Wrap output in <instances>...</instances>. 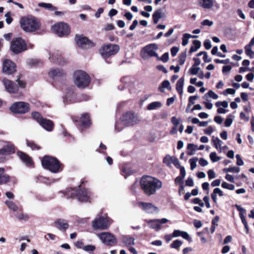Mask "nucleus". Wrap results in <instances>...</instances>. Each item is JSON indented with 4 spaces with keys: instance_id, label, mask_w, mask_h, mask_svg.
<instances>
[{
    "instance_id": "1",
    "label": "nucleus",
    "mask_w": 254,
    "mask_h": 254,
    "mask_svg": "<svg viewBox=\"0 0 254 254\" xmlns=\"http://www.w3.org/2000/svg\"><path fill=\"white\" fill-rule=\"evenodd\" d=\"M140 184L141 189L148 195L154 194L162 187L161 181L148 176H143L140 180Z\"/></svg>"
},
{
    "instance_id": "2",
    "label": "nucleus",
    "mask_w": 254,
    "mask_h": 254,
    "mask_svg": "<svg viewBox=\"0 0 254 254\" xmlns=\"http://www.w3.org/2000/svg\"><path fill=\"white\" fill-rule=\"evenodd\" d=\"M140 121L139 117L134 112H127L122 115L120 121L116 123L115 128L117 131H120L123 129L124 126H133L139 123Z\"/></svg>"
},
{
    "instance_id": "3",
    "label": "nucleus",
    "mask_w": 254,
    "mask_h": 254,
    "mask_svg": "<svg viewBox=\"0 0 254 254\" xmlns=\"http://www.w3.org/2000/svg\"><path fill=\"white\" fill-rule=\"evenodd\" d=\"M20 23L22 29L26 32H33L39 28L38 20L34 17L25 16L20 19Z\"/></svg>"
},
{
    "instance_id": "4",
    "label": "nucleus",
    "mask_w": 254,
    "mask_h": 254,
    "mask_svg": "<svg viewBox=\"0 0 254 254\" xmlns=\"http://www.w3.org/2000/svg\"><path fill=\"white\" fill-rule=\"evenodd\" d=\"M73 79L75 84L79 88H85L89 85L91 79L89 75L83 70L74 72Z\"/></svg>"
},
{
    "instance_id": "5",
    "label": "nucleus",
    "mask_w": 254,
    "mask_h": 254,
    "mask_svg": "<svg viewBox=\"0 0 254 254\" xmlns=\"http://www.w3.org/2000/svg\"><path fill=\"white\" fill-rule=\"evenodd\" d=\"M41 162L43 167L52 173H56L60 171L61 164L55 157L45 156L43 158Z\"/></svg>"
},
{
    "instance_id": "6",
    "label": "nucleus",
    "mask_w": 254,
    "mask_h": 254,
    "mask_svg": "<svg viewBox=\"0 0 254 254\" xmlns=\"http://www.w3.org/2000/svg\"><path fill=\"white\" fill-rule=\"evenodd\" d=\"M91 192L88 189H81L79 187L78 189H71L67 192V195L70 197H75L78 200L82 202H87L90 198Z\"/></svg>"
},
{
    "instance_id": "7",
    "label": "nucleus",
    "mask_w": 254,
    "mask_h": 254,
    "mask_svg": "<svg viewBox=\"0 0 254 254\" xmlns=\"http://www.w3.org/2000/svg\"><path fill=\"white\" fill-rule=\"evenodd\" d=\"M63 98L64 104H68L83 101H87L90 99V97L84 94L77 97L72 89H69L66 91Z\"/></svg>"
},
{
    "instance_id": "8",
    "label": "nucleus",
    "mask_w": 254,
    "mask_h": 254,
    "mask_svg": "<svg viewBox=\"0 0 254 254\" xmlns=\"http://www.w3.org/2000/svg\"><path fill=\"white\" fill-rule=\"evenodd\" d=\"M112 222L113 220L105 214L96 218L92 222V227L95 230H105L108 229Z\"/></svg>"
},
{
    "instance_id": "9",
    "label": "nucleus",
    "mask_w": 254,
    "mask_h": 254,
    "mask_svg": "<svg viewBox=\"0 0 254 254\" xmlns=\"http://www.w3.org/2000/svg\"><path fill=\"white\" fill-rule=\"evenodd\" d=\"M10 49L14 54H18L27 50V45L21 38H15L11 42Z\"/></svg>"
},
{
    "instance_id": "10",
    "label": "nucleus",
    "mask_w": 254,
    "mask_h": 254,
    "mask_svg": "<svg viewBox=\"0 0 254 254\" xmlns=\"http://www.w3.org/2000/svg\"><path fill=\"white\" fill-rule=\"evenodd\" d=\"M120 50V46L116 44H108L104 46L100 53L104 58H107L117 54Z\"/></svg>"
},
{
    "instance_id": "11",
    "label": "nucleus",
    "mask_w": 254,
    "mask_h": 254,
    "mask_svg": "<svg viewBox=\"0 0 254 254\" xmlns=\"http://www.w3.org/2000/svg\"><path fill=\"white\" fill-rule=\"evenodd\" d=\"M52 30L59 37L67 36L70 33L69 27L64 22L55 24L52 26Z\"/></svg>"
},
{
    "instance_id": "12",
    "label": "nucleus",
    "mask_w": 254,
    "mask_h": 254,
    "mask_svg": "<svg viewBox=\"0 0 254 254\" xmlns=\"http://www.w3.org/2000/svg\"><path fill=\"white\" fill-rule=\"evenodd\" d=\"M11 111L14 113L25 114L30 110V105L24 102H17L13 103L10 108Z\"/></svg>"
},
{
    "instance_id": "13",
    "label": "nucleus",
    "mask_w": 254,
    "mask_h": 254,
    "mask_svg": "<svg viewBox=\"0 0 254 254\" xmlns=\"http://www.w3.org/2000/svg\"><path fill=\"white\" fill-rule=\"evenodd\" d=\"M98 236L105 245L112 246L116 245L117 243V239L115 236L109 232L101 233L98 234Z\"/></svg>"
},
{
    "instance_id": "14",
    "label": "nucleus",
    "mask_w": 254,
    "mask_h": 254,
    "mask_svg": "<svg viewBox=\"0 0 254 254\" xmlns=\"http://www.w3.org/2000/svg\"><path fill=\"white\" fill-rule=\"evenodd\" d=\"M2 72L7 75H10L16 71V64L10 60H4L2 64Z\"/></svg>"
},
{
    "instance_id": "15",
    "label": "nucleus",
    "mask_w": 254,
    "mask_h": 254,
    "mask_svg": "<svg viewBox=\"0 0 254 254\" xmlns=\"http://www.w3.org/2000/svg\"><path fill=\"white\" fill-rule=\"evenodd\" d=\"M75 40L77 45L82 49H89L94 46V43L85 37L76 36Z\"/></svg>"
},
{
    "instance_id": "16",
    "label": "nucleus",
    "mask_w": 254,
    "mask_h": 254,
    "mask_svg": "<svg viewBox=\"0 0 254 254\" xmlns=\"http://www.w3.org/2000/svg\"><path fill=\"white\" fill-rule=\"evenodd\" d=\"M2 83L7 92L9 93H16L18 92V86L11 80L4 78L2 79Z\"/></svg>"
},
{
    "instance_id": "17",
    "label": "nucleus",
    "mask_w": 254,
    "mask_h": 254,
    "mask_svg": "<svg viewBox=\"0 0 254 254\" xmlns=\"http://www.w3.org/2000/svg\"><path fill=\"white\" fill-rule=\"evenodd\" d=\"M149 227L158 231L161 228V226L163 224H165L168 221V220L166 218H162L161 219H152L146 221Z\"/></svg>"
},
{
    "instance_id": "18",
    "label": "nucleus",
    "mask_w": 254,
    "mask_h": 254,
    "mask_svg": "<svg viewBox=\"0 0 254 254\" xmlns=\"http://www.w3.org/2000/svg\"><path fill=\"white\" fill-rule=\"evenodd\" d=\"M137 205L143 211L148 213H153L158 211L157 208L151 203L139 202Z\"/></svg>"
},
{
    "instance_id": "19",
    "label": "nucleus",
    "mask_w": 254,
    "mask_h": 254,
    "mask_svg": "<svg viewBox=\"0 0 254 254\" xmlns=\"http://www.w3.org/2000/svg\"><path fill=\"white\" fill-rule=\"evenodd\" d=\"M55 226L63 232H65L68 228L69 225L66 220L59 219L54 222Z\"/></svg>"
},
{
    "instance_id": "20",
    "label": "nucleus",
    "mask_w": 254,
    "mask_h": 254,
    "mask_svg": "<svg viewBox=\"0 0 254 254\" xmlns=\"http://www.w3.org/2000/svg\"><path fill=\"white\" fill-rule=\"evenodd\" d=\"M17 156L21 160V161L24 163L26 166L31 167L33 165V161L30 157H29L27 154L18 151L17 152Z\"/></svg>"
},
{
    "instance_id": "21",
    "label": "nucleus",
    "mask_w": 254,
    "mask_h": 254,
    "mask_svg": "<svg viewBox=\"0 0 254 254\" xmlns=\"http://www.w3.org/2000/svg\"><path fill=\"white\" fill-rule=\"evenodd\" d=\"M157 49L156 45L154 44H151L145 46L143 48L144 52L150 57H157L158 55L155 52V50Z\"/></svg>"
},
{
    "instance_id": "22",
    "label": "nucleus",
    "mask_w": 254,
    "mask_h": 254,
    "mask_svg": "<svg viewBox=\"0 0 254 254\" xmlns=\"http://www.w3.org/2000/svg\"><path fill=\"white\" fill-rule=\"evenodd\" d=\"M15 152V146L10 142L0 149V155L11 154Z\"/></svg>"
},
{
    "instance_id": "23",
    "label": "nucleus",
    "mask_w": 254,
    "mask_h": 254,
    "mask_svg": "<svg viewBox=\"0 0 254 254\" xmlns=\"http://www.w3.org/2000/svg\"><path fill=\"white\" fill-rule=\"evenodd\" d=\"M64 74L63 70L59 68H52L49 72V76L54 79L62 77Z\"/></svg>"
},
{
    "instance_id": "24",
    "label": "nucleus",
    "mask_w": 254,
    "mask_h": 254,
    "mask_svg": "<svg viewBox=\"0 0 254 254\" xmlns=\"http://www.w3.org/2000/svg\"><path fill=\"white\" fill-rule=\"evenodd\" d=\"M80 125L82 128L81 131L83 132V128L88 127L91 125V121L89 119V116L87 114H84L82 115L80 120Z\"/></svg>"
},
{
    "instance_id": "25",
    "label": "nucleus",
    "mask_w": 254,
    "mask_h": 254,
    "mask_svg": "<svg viewBox=\"0 0 254 254\" xmlns=\"http://www.w3.org/2000/svg\"><path fill=\"white\" fill-rule=\"evenodd\" d=\"M39 124L48 131H52L54 127L53 122L45 118H44Z\"/></svg>"
},
{
    "instance_id": "26",
    "label": "nucleus",
    "mask_w": 254,
    "mask_h": 254,
    "mask_svg": "<svg viewBox=\"0 0 254 254\" xmlns=\"http://www.w3.org/2000/svg\"><path fill=\"white\" fill-rule=\"evenodd\" d=\"M49 59L54 63L57 64H62V57L61 53L58 51L55 52L52 55H50Z\"/></svg>"
},
{
    "instance_id": "27",
    "label": "nucleus",
    "mask_w": 254,
    "mask_h": 254,
    "mask_svg": "<svg viewBox=\"0 0 254 254\" xmlns=\"http://www.w3.org/2000/svg\"><path fill=\"white\" fill-rule=\"evenodd\" d=\"M4 173V168H0V185H5L9 182V176Z\"/></svg>"
},
{
    "instance_id": "28",
    "label": "nucleus",
    "mask_w": 254,
    "mask_h": 254,
    "mask_svg": "<svg viewBox=\"0 0 254 254\" xmlns=\"http://www.w3.org/2000/svg\"><path fill=\"white\" fill-rule=\"evenodd\" d=\"M120 82L123 85H119L118 89L120 90H123L125 87L130 84L131 78L129 76H124L121 79Z\"/></svg>"
},
{
    "instance_id": "29",
    "label": "nucleus",
    "mask_w": 254,
    "mask_h": 254,
    "mask_svg": "<svg viewBox=\"0 0 254 254\" xmlns=\"http://www.w3.org/2000/svg\"><path fill=\"white\" fill-rule=\"evenodd\" d=\"M134 238L128 235L122 237V242L127 246H132L134 244Z\"/></svg>"
},
{
    "instance_id": "30",
    "label": "nucleus",
    "mask_w": 254,
    "mask_h": 254,
    "mask_svg": "<svg viewBox=\"0 0 254 254\" xmlns=\"http://www.w3.org/2000/svg\"><path fill=\"white\" fill-rule=\"evenodd\" d=\"M200 5L204 8L209 9L213 5V0H199Z\"/></svg>"
},
{
    "instance_id": "31",
    "label": "nucleus",
    "mask_w": 254,
    "mask_h": 254,
    "mask_svg": "<svg viewBox=\"0 0 254 254\" xmlns=\"http://www.w3.org/2000/svg\"><path fill=\"white\" fill-rule=\"evenodd\" d=\"M162 106L161 102L159 101H155L149 104L147 106L148 110H156L161 108Z\"/></svg>"
},
{
    "instance_id": "32",
    "label": "nucleus",
    "mask_w": 254,
    "mask_h": 254,
    "mask_svg": "<svg viewBox=\"0 0 254 254\" xmlns=\"http://www.w3.org/2000/svg\"><path fill=\"white\" fill-rule=\"evenodd\" d=\"M165 89H167L168 90H170L171 89L170 82L167 80L163 81L160 86L158 87V90L161 92H164Z\"/></svg>"
},
{
    "instance_id": "33",
    "label": "nucleus",
    "mask_w": 254,
    "mask_h": 254,
    "mask_svg": "<svg viewBox=\"0 0 254 254\" xmlns=\"http://www.w3.org/2000/svg\"><path fill=\"white\" fill-rule=\"evenodd\" d=\"M192 44L193 45L190 47L189 51L190 54L196 52L201 46L200 41L197 40L193 41Z\"/></svg>"
},
{
    "instance_id": "34",
    "label": "nucleus",
    "mask_w": 254,
    "mask_h": 254,
    "mask_svg": "<svg viewBox=\"0 0 254 254\" xmlns=\"http://www.w3.org/2000/svg\"><path fill=\"white\" fill-rule=\"evenodd\" d=\"M187 149L188 150L187 154L189 156L193 155L196 150H198L197 146L192 144L189 143L187 145Z\"/></svg>"
},
{
    "instance_id": "35",
    "label": "nucleus",
    "mask_w": 254,
    "mask_h": 254,
    "mask_svg": "<svg viewBox=\"0 0 254 254\" xmlns=\"http://www.w3.org/2000/svg\"><path fill=\"white\" fill-rule=\"evenodd\" d=\"M179 236L182 237L189 242L192 241L191 238L190 237L189 235L187 232L181 231L179 230H176V237Z\"/></svg>"
},
{
    "instance_id": "36",
    "label": "nucleus",
    "mask_w": 254,
    "mask_h": 254,
    "mask_svg": "<svg viewBox=\"0 0 254 254\" xmlns=\"http://www.w3.org/2000/svg\"><path fill=\"white\" fill-rule=\"evenodd\" d=\"M184 83V79L182 77L179 79L177 83L176 89L180 94H182L183 92V88Z\"/></svg>"
},
{
    "instance_id": "37",
    "label": "nucleus",
    "mask_w": 254,
    "mask_h": 254,
    "mask_svg": "<svg viewBox=\"0 0 254 254\" xmlns=\"http://www.w3.org/2000/svg\"><path fill=\"white\" fill-rule=\"evenodd\" d=\"M163 162L168 166L171 167L172 164L175 165V159L169 155H167L164 157Z\"/></svg>"
},
{
    "instance_id": "38",
    "label": "nucleus",
    "mask_w": 254,
    "mask_h": 254,
    "mask_svg": "<svg viewBox=\"0 0 254 254\" xmlns=\"http://www.w3.org/2000/svg\"><path fill=\"white\" fill-rule=\"evenodd\" d=\"M212 142L213 145L215 147V148L217 150H219L220 152H221L222 141L218 137L214 138V137L213 136Z\"/></svg>"
},
{
    "instance_id": "39",
    "label": "nucleus",
    "mask_w": 254,
    "mask_h": 254,
    "mask_svg": "<svg viewBox=\"0 0 254 254\" xmlns=\"http://www.w3.org/2000/svg\"><path fill=\"white\" fill-rule=\"evenodd\" d=\"M152 17L154 23L157 24L161 18V9H160L155 11L152 15Z\"/></svg>"
},
{
    "instance_id": "40",
    "label": "nucleus",
    "mask_w": 254,
    "mask_h": 254,
    "mask_svg": "<svg viewBox=\"0 0 254 254\" xmlns=\"http://www.w3.org/2000/svg\"><path fill=\"white\" fill-rule=\"evenodd\" d=\"M38 5L40 7H44L51 11H54L57 9L56 7L53 6L51 3L41 2L39 3Z\"/></svg>"
},
{
    "instance_id": "41",
    "label": "nucleus",
    "mask_w": 254,
    "mask_h": 254,
    "mask_svg": "<svg viewBox=\"0 0 254 254\" xmlns=\"http://www.w3.org/2000/svg\"><path fill=\"white\" fill-rule=\"evenodd\" d=\"M16 217L18 220L26 221L29 219L27 214L18 212L16 214Z\"/></svg>"
},
{
    "instance_id": "42",
    "label": "nucleus",
    "mask_w": 254,
    "mask_h": 254,
    "mask_svg": "<svg viewBox=\"0 0 254 254\" xmlns=\"http://www.w3.org/2000/svg\"><path fill=\"white\" fill-rule=\"evenodd\" d=\"M49 179L47 178L41 176H38L35 178V181L37 183H42L46 184H50Z\"/></svg>"
},
{
    "instance_id": "43",
    "label": "nucleus",
    "mask_w": 254,
    "mask_h": 254,
    "mask_svg": "<svg viewBox=\"0 0 254 254\" xmlns=\"http://www.w3.org/2000/svg\"><path fill=\"white\" fill-rule=\"evenodd\" d=\"M32 118L35 120L39 124H40L44 118H43L39 112H33L31 114Z\"/></svg>"
},
{
    "instance_id": "44",
    "label": "nucleus",
    "mask_w": 254,
    "mask_h": 254,
    "mask_svg": "<svg viewBox=\"0 0 254 254\" xmlns=\"http://www.w3.org/2000/svg\"><path fill=\"white\" fill-rule=\"evenodd\" d=\"M133 173V171L129 167H125L122 169V174L125 178H126L128 176L132 174Z\"/></svg>"
},
{
    "instance_id": "45",
    "label": "nucleus",
    "mask_w": 254,
    "mask_h": 254,
    "mask_svg": "<svg viewBox=\"0 0 254 254\" xmlns=\"http://www.w3.org/2000/svg\"><path fill=\"white\" fill-rule=\"evenodd\" d=\"M5 203L8 206V207L13 211H16L18 210V207L16 204L11 201H5Z\"/></svg>"
},
{
    "instance_id": "46",
    "label": "nucleus",
    "mask_w": 254,
    "mask_h": 254,
    "mask_svg": "<svg viewBox=\"0 0 254 254\" xmlns=\"http://www.w3.org/2000/svg\"><path fill=\"white\" fill-rule=\"evenodd\" d=\"M26 144L32 150H39L40 149V147L36 144L33 141L26 140Z\"/></svg>"
},
{
    "instance_id": "47",
    "label": "nucleus",
    "mask_w": 254,
    "mask_h": 254,
    "mask_svg": "<svg viewBox=\"0 0 254 254\" xmlns=\"http://www.w3.org/2000/svg\"><path fill=\"white\" fill-rule=\"evenodd\" d=\"M240 170V169L239 167H232L228 168H224L223 170V171L225 173L227 172H232V173H238Z\"/></svg>"
},
{
    "instance_id": "48",
    "label": "nucleus",
    "mask_w": 254,
    "mask_h": 254,
    "mask_svg": "<svg viewBox=\"0 0 254 254\" xmlns=\"http://www.w3.org/2000/svg\"><path fill=\"white\" fill-rule=\"evenodd\" d=\"M187 57L186 52H182L179 57V63L180 65L183 64L186 61Z\"/></svg>"
},
{
    "instance_id": "49",
    "label": "nucleus",
    "mask_w": 254,
    "mask_h": 254,
    "mask_svg": "<svg viewBox=\"0 0 254 254\" xmlns=\"http://www.w3.org/2000/svg\"><path fill=\"white\" fill-rule=\"evenodd\" d=\"M180 174L182 177H178L176 178V182L182 181L186 176V171L184 167H181L180 168Z\"/></svg>"
},
{
    "instance_id": "50",
    "label": "nucleus",
    "mask_w": 254,
    "mask_h": 254,
    "mask_svg": "<svg viewBox=\"0 0 254 254\" xmlns=\"http://www.w3.org/2000/svg\"><path fill=\"white\" fill-rule=\"evenodd\" d=\"M221 187L224 189H228L231 190H234L235 189V186L234 185L229 184L225 182L222 183Z\"/></svg>"
},
{
    "instance_id": "51",
    "label": "nucleus",
    "mask_w": 254,
    "mask_h": 254,
    "mask_svg": "<svg viewBox=\"0 0 254 254\" xmlns=\"http://www.w3.org/2000/svg\"><path fill=\"white\" fill-rule=\"evenodd\" d=\"M209 157L213 162H216L220 160V158L217 156L216 153L215 152H211Z\"/></svg>"
},
{
    "instance_id": "52",
    "label": "nucleus",
    "mask_w": 254,
    "mask_h": 254,
    "mask_svg": "<svg viewBox=\"0 0 254 254\" xmlns=\"http://www.w3.org/2000/svg\"><path fill=\"white\" fill-rule=\"evenodd\" d=\"M246 54L247 56L250 57L251 59L254 58V52L252 51L251 48H248L247 47H245Z\"/></svg>"
},
{
    "instance_id": "53",
    "label": "nucleus",
    "mask_w": 254,
    "mask_h": 254,
    "mask_svg": "<svg viewBox=\"0 0 254 254\" xmlns=\"http://www.w3.org/2000/svg\"><path fill=\"white\" fill-rule=\"evenodd\" d=\"M197 158L195 157L190 159L189 162L190 165V169L193 170L196 167V162Z\"/></svg>"
},
{
    "instance_id": "54",
    "label": "nucleus",
    "mask_w": 254,
    "mask_h": 254,
    "mask_svg": "<svg viewBox=\"0 0 254 254\" xmlns=\"http://www.w3.org/2000/svg\"><path fill=\"white\" fill-rule=\"evenodd\" d=\"M190 37L188 33H185L183 35L182 38V45L184 46H186L189 42Z\"/></svg>"
},
{
    "instance_id": "55",
    "label": "nucleus",
    "mask_w": 254,
    "mask_h": 254,
    "mask_svg": "<svg viewBox=\"0 0 254 254\" xmlns=\"http://www.w3.org/2000/svg\"><path fill=\"white\" fill-rule=\"evenodd\" d=\"M232 117H233V116L232 115H229L228 116L227 118L226 119L224 123L225 127H229L231 126L233 122V119Z\"/></svg>"
},
{
    "instance_id": "56",
    "label": "nucleus",
    "mask_w": 254,
    "mask_h": 254,
    "mask_svg": "<svg viewBox=\"0 0 254 254\" xmlns=\"http://www.w3.org/2000/svg\"><path fill=\"white\" fill-rule=\"evenodd\" d=\"M200 68L199 67H195V66L192 65L190 69L189 72L190 74L196 75L198 73Z\"/></svg>"
},
{
    "instance_id": "57",
    "label": "nucleus",
    "mask_w": 254,
    "mask_h": 254,
    "mask_svg": "<svg viewBox=\"0 0 254 254\" xmlns=\"http://www.w3.org/2000/svg\"><path fill=\"white\" fill-rule=\"evenodd\" d=\"M41 63V61L37 59H29L27 61V64L31 65H39V63Z\"/></svg>"
},
{
    "instance_id": "58",
    "label": "nucleus",
    "mask_w": 254,
    "mask_h": 254,
    "mask_svg": "<svg viewBox=\"0 0 254 254\" xmlns=\"http://www.w3.org/2000/svg\"><path fill=\"white\" fill-rule=\"evenodd\" d=\"M157 59L164 63H166L169 60V53H165L160 58L157 57Z\"/></svg>"
},
{
    "instance_id": "59",
    "label": "nucleus",
    "mask_w": 254,
    "mask_h": 254,
    "mask_svg": "<svg viewBox=\"0 0 254 254\" xmlns=\"http://www.w3.org/2000/svg\"><path fill=\"white\" fill-rule=\"evenodd\" d=\"M82 249L86 252H93L95 250L96 248L94 246L89 245L84 246Z\"/></svg>"
},
{
    "instance_id": "60",
    "label": "nucleus",
    "mask_w": 254,
    "mask_h": 254,
    "mask_svg": "<svg viewBox=\"0 0 254 254\" xmlns=\"http://www.w3.org/2000/svg\"><path fill=\"white\" fill-rule=\"evenodd\" d=\"M215 106L217 107H219L220 106H222L224 108H227L228 106V102L225 101H224L222 102L218 101L215 103Z\"/></svg>"
},
{
    "instance_id": "61",
    "label": "nucleus",
    "mask_w": 254,
    "mask_h": 254,
    "mask_svg": "<svg viewBox=\"0 0 254 254\" xmlns=\"http://www.w3.org/2000/svg\"><path fill=\"white\" fill-rule=\"evenodd\" d=\"M223 93L225 96L228 94L234 95L235 93V90L232 88H227L223 91Z\"/></svg>"
},
{
    "instance_id": "62",
    "label": "nucleus",
    "mask_w": 254,
    "mask_h": 254,
    "mask_svg": "<svg viewBox=\"0 0 254 254\" xmlns=\"http://www.w3.org/2000/svg\"><path fill=\"white\" fill-rule=\"evenodd\" d=\"M199 97L197 95L190 96L189 99V104L192 105L194 104V101L196 99H197Z\"/></svg>"
},
{
    "instance_id": "63",
    "label": "nucleus",
    "mask_w": 254,
    "mask_h": 254,
    "mask_svg": "<svg viewBox=\"0 0 254 254\" xmlns=\"http://www.w3.org/2000/svg\"><path fill=\"white\" fill-rule=\"evenodd\" d=\"M203 45L206 50H209L211 48V42L209 39H206L203 43Z\"/></svg>"
},
{
    "instance_id": "64",
    "label": "nucleus",
    "mask_w": 254,
    "mask_h": 254,
    "mask_svg": "<svg viewBox=\"0 0 254 254\" xmlns=\"http://www.w3.org/2000/svg\"><path fill=\"white\" fill-rule=\"evenodd\" d=\"M236 158L237 159L236 164L238 166H242L244 164V162L242 159L240 155L239 154H237L236 156Z\"/></svg>"
}]
</instances>
